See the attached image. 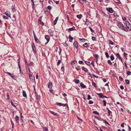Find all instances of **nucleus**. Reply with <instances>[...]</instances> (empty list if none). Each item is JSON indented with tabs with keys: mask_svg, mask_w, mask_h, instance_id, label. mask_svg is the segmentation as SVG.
<instances>
[{
	"mask_svg": "<svg viewBox=\"0 0 131 131\" xmlns=\"http://www.w3.org/2000/svg\"><path fill=\"white\" fill-rule=\"evenodd\" d=\"M119 79L120 81H122L123 80V78L121 77H119Z\"/></svg>",
	"mask_w": 131,
	"mask_h": 131,
	"instance_id": "nucleus-38",
	"label": "nucleus"
},
{
	"mask_svg": "<svg viewBox=\"0 0 131 131\" xmlns=\"http://www.w3.org/2000/svg\"><path fill=\"white\" fill-rule=\"evenodd\" d=\"M75 30V29H74L73 28H69L68 29V30L69 31H72L74 30Z\"/></svg>",
	"mask_w": 131,
	"mask_h": 131,
	"instance_id": "nucleus-29",
	"label": "nucleus"
},
{
	"mask_svg": "<svg viewBox=\"0 0 131 131\" xmlns=\"http://www.w3.org/2000/svg\"><path fill=\"white\" fill-rule=\"evenodd\" d=\"M47 8L48 9L50 10L51 9L52 7L50 6H48L47 7Z\"/></svg>",
	"mask_w": 131,
	"mask_h": 131,
	"instance_id": "nucleus-45",
	"label": "nucleus"
},
{
	"mask_svg": "<svg viewBox=\"0 0 131 131\" xmlns=\"http://www.w3.org/2000/svg\"><path fill=\"white\" fill-rule=\"evenodd\" d=\"M38 23H40L41 24V25L42 26L43 25H44V23H43L42 22L41 23V20H40V19H39Z\"/></svg>",
	"mask_w": 131,
	"mask_h": 131,
	"instance_id": "nucleus-27",
	"label": "nucleus"
},
{
	"mask_svg": "<svg viewBox=\"0 0 131 131\" xmlns=\"http://www.w3.org/2000/svg\"><path fill=\"white\" fill-rule=\"evenodd\" d=\"M107 62L110 65H111L112 64V63L110 60H108L107 61Z\"/></svg>",
	"mask_w": 131,
	"mask_h": 131,
	"instance_id": "nucleus-31",
	"label": "nucleus"
},
{
	"mask_svg": "<svg viewBox=\"0 0 131 131\" xmlns=\"http://www.w3.org/2000/svg\"><path fill=\"white\" fill-rule=\"evenodd\" d=\"M23 96L24 97H27V95H26V92L25 91H23Z\"/></svg>",
	"mask_w": 131,
	"mask_h": 131,
	"instance_id": "nucleus-21",
	"label": "nucleus"
},
{
	"mask_svg": "<svg viewBox=\"0 0 131 131\" xmlns=\"http://www.w3.org/2000/svg\"><path fill=\"white\" fill-rule=\"evenodd\" d=\"M85 62L86 64L88 65H90V62H89L85 61Z\"/></svg>",
	"mask_w": 131,
	"mask_h": 131,
	"instance_id": "nucleus-32",
	"label": "nucleus"
},
{
	"mask_svg": "<svg viewBox=\"0 0 131 131\" xmlns=\"http://www.w3.org/2000/svg\"><path fill=\"white\" fill-rule=\"evenodd\" d=\"M125 82L127 84H128L129 83V80H126Z\"/></svg>",
	"mask_w": 131,
	"mask_h": 131,
	"instance_id": "nucleus-36",
	"label": "nucleus"
},
{
	"mask_svg": "<svg viewBox=\"0 0 131 131\" xmlns=\"http://www.w3.org/2000/svg\"><path fill=\"white\" fill-rule=\"evenodd\" d=\"M90 44L89 43H85L83 45V46L84 47H88L87 45H89Z\"/></svg>",
	"mask_w": 131,
	"mask_h": 131,
	"instance_id": "nucleus-26",
	"label": "nucleus"
},
{
	"mask_svg": "<svg viewBox=\"0 0 131 131\" xmlns=\"http://www.w3.org/2000/svg\"><path fill=\"white\" fill-rule=\"evenodd\" d=\"M104 122L105 123H106V124L107 125H110V124L109 123H108L106 121V120H105L104 121Z\"/></svg>",
	"mask_w": 131,
	"mask_h": 131,
	"instance_id": "nucleus-64",
	"label": "nucleus"
},
{
	"mask_svg": "<svg viewBox=\"0 0 131 131\" xmlns=\"http://www.w3.org/2000/svg\"><path fill=\"white\" fill-rule=\"evenodd\" d=\"M45 38L47 40V42L45 43V45H46L49 42L50 39V37L48 35H46L45 36Z\"/></svg>",
	"mask_w": 131,
	"mask_h": 131,
	"instance_id": "nucleus-3",
	"label": "nucleus"
},
{
	"mask_svg": "<svg viewBox=\"0 0 131 131\" xmlns=\"http://www.w3.org/2000/svg\"><path fill=\"white\" fill-rule=\"evenodd\" d=\"M110 57L111 60L113 61L114 60V57L113 54L111 55Z\"/></svg>",
	"mask_w": 131,
	"mask_h": 131,
	"instance_id": "nucleus-22",
	"label": "nucleus"
},
{
	"mask_svg": "<svg viewBox=\"0 0 131 131\" xmlns=\"http://www.w3.org/2000/svg\"><path fill=\"white\" fill-rule=\"evenodd\" d=\"M78 43L77 41H75L73 44L74 47L77 48H78Z\"/></svg>",
	"mask_w": 131,
	"mask_h": 131,
	"instance_id": "nucleus-10",
	"label": "nucleus"
},
{
	"mask_svg": "<svg viewBox=\"0 0 131 131\" xmlns=\"http://www.w3.org/2000/svg\"><path fill=\"white\" fill-rule=\"evenodd\" d=\"M89 29H90V31L93 32H94V31L93 30L92 28L90 27H89Z\"/></svg>",
	"mask_w": 131,
	"mask_h": 131,
	"instance_id": "nucleus-42",
	"label": "nucleus"
},
{
	"mask_svg": "<svg viewBox=\"0 0 131 131\" xmlns=\"http://www.w3.org/2000/svg\"><path fill=\"white\" fill-rule=\"evenodd\" d=\"M97 95L99 96V97L101 98H103L104 96L101 93H99L97 94Z\"/></svg>",
	"mask_w": 131,
	"mask_h": 131,
	"instance_id": "nucleus-13",
	"label": "nucleus"
},
{
	"mask_svg": "<svg viewBox=\"0 0 131 131\" xmlns=\"http://www.w3.org/2000/svg\"><path fill=\"white\" fill-rule=\"evenodd\" d=\"M48 3L50 4H51L52 3V2L51 1V0H48Z\"/></svg>",
	"mask_w": 131,
	"mask_h": 131,
	"instance_id": "nucleus-54",
	"label": "nucleus"
},
{
	"mask_svg": "<svg viewBox=\"0 0 131 131\" xmlns=\"http://www.w3.org/2000/svg\"><path fill=\"white\" fill-rule=\"evenodd\" d=\"M82 70L84 71L85 72H88V71L87 69L84 67H82Z\"/></svg>",
	"mask_w": 131,
	"mask_h": 131,
	"instance_id": "nucleus-12",
	"label": "nucleus"
},
{
	"mask_svg": "<svg viewBox=\"0 0 131 131\" xmlns=\"http://www.w3.org/2000/svg\"><path fill=\"white\" fill-rule=\"evenodd\" d=\"M103 102L104 103V106H106V101L105 100H103Z\"/></svg>",
	"mask_w": 131,
	"mask_h": 131,
	"instance_id": "nucleus-47",
	"label": "nucleus"
},
{
	"mask_svg": "<svg viewBox=\"0 0 131 131\" xmlns=\"http://www.w3.org/2000/svg\"><path fill=\"white\" fill-rule=\"evenodd\" d=\"M61 69L62 70V71H64V67H61Z\"/></svg>",
	"mask_w": 131,
	"mask_h": 131,
	"instance_id": "nucleus-60",
	"label": "nucleus"
},
{
	"mask_svg": "<svg viewBox=\"0 0 131 131\" xmlns=\"http://www.w3.org/2000/svg\"><path fill=\"white\" fill-rule=\"evenodd\" d=\"M3 18L5 19H8V17L5 16H3Z\"/></svg>",
	"mask_w": 131,
	"mask_h": 131,
	"instance_id": "nucleus-53",
	"label": "nucleus"
},
{
	"mask_svg": "<svg viewBox=\"0 0 131 131\" xmlns=\"http://www.w3.org/2000/svg\"><path fill=\"white\" fill-rule=\"evenodd\" d=\"M58 17H57L56 18V19L54 21V25H55L56 24V23H57V21L58 20Z\"/></svg>",
	"mask_w": 131,
	"mask_h": 131,
	"instance_id": "nucleus-15",
	"label": "nucleus"
},
{
	"mask_svg": "<svg viewBox=\"0 0 131 131\" xmlns=\"http://www.w3.org/2000/svg\"><path fill=\"white\" fill-rule=\"evenodd\" d=\"M106 9L107 11L111 13H112L113 12V10L112 8H106Z\"/></svg>",
	"mask_w": 131,
	"mask_h": 131,
	"instance_id": "nucleus-4",
	"label": "nucleus"
},
{
	"mask_svg": "<svg viewBox=\"0 0 131 131\" xmlns=\"http://www.w3.org/2000/svg\"><path fill=\"white\" fill-rule=\"evenodd\" d=\"M121 126L123 127V128H124V123H123L121 125Z\"/></svg>",
	"mask_w": 131,
	"mask_h": 131,
	"instance_id": "nucleus-63",
	"label": "nucleus"
},
{
	"mask_svg": "<svg viewBox=\"0 0 131 131\" xmlns=\"http://www.w3.org/2000/svg\"><path fill=\"white\" fill-rule=\"evenodd\" d=\"M94 56L95 60L96 61V63H97L98 59L99 58V56L97 54H95L94 55Z\"/></svg>",
	"mask_w": 131,
	"mask_h": 131,
	"instance_id": "nucleus-9",
	"label": "nucleus"
},
{
	"mask_svg": "<svg viewBox=\"0 0 131 131\" xmlns=\"http://www.w3.org/2000/svg\"><path fill=\"white\" fill-rule=\"evenodd\" d=\"M26 65H29V66H30L32 65H33V64L34 63L33 62H32L30 63L29 64H28L27 63V61L26 62Z\"/></svg>",
	"mask_w": 131,
	"mask_h": 131,
	"instance_id": "nucleus-24",
	"label": "nucleus"
},
{
	"mask_svg": "<svg viewBox=\"0 0 131 131\" xmlns=\"http://www.w3.org/2000/svg\"><path fill=\"white\" fill-rule=\"evenodd\" d=\"M43 128L45 129L44 131H48L47 127H43Z\"/></svg>",
	"mask_w": 131,
	"mask_h": 131,
	"instance_id": "nucleus-44",
	"label": "nucleus"
},
{
	"mask_svg": "<svg viewBox=\"0 0 131 131\" xmlns=\"http://www.w3.org/2000/svg\"><path fill=\"white\" fill-rule=\"evenodd\" d=\"M109 44L110 45H113L114 44L113 42L111 40H109Z\"/></svg>",
	"mask_w": 131,
	"mask_h": 131,
	"instance_id": "nucleus-35",
	"label": "nucleus"
},
{
	"mask_svg": "<svg viewBox=\"0 0 131 131\" xmlns=\"http://www.w3.org/2000/svg\"><path fill=\"white\" fill-rule=\"evenodd\" d=\"M35 41L37 42V43H40V42L39 41V40L37 39V37L35 38Z\"/></svg>",
	"mask_w": 131,
	"mask_h": 131,
	"instance_id": "nucleus-23",
	"label": "nucleus"
},
{
	"mask_svg": "<svg viewBox=\"0 0 131 131\" xmlns=\"http://www.w3.org/2000/svg\"><path fill=\"white\" fill-rule=\"evenodd\" d=\"M5 14L8 17H10V15L9 14L7 13L6 12Z\"/></svg>",
	"mask_w": 131,
	"mask_h": 131,
	"instance_id": "nucleus-40",
	"label": "nucleus"
},
{
	"mask_svg": "<svg viewBox=\"0 0 131 131\" xmlns=\"http://www.w3.org/2000/svg\"><path fill=\"white\" fill-rule=\"evenodd\" d=\"M105 54L106 55V56L107 58H108L109 57V56L108 54V53L107 52H105Z\"/></svg>",
	"mask_w": 131,
	"mask_h": 131,
	"instance_id": "nucleus-30",
	"label": "nucleus"
},
{
	"mask_svg": "<svg viewBox=\"0 0 131 131\" xmlns=\"http://www.w3.org/2000/svg\"><path fill=\"white\" fill-rule=\"evenodd\" d=\"M81 86L83 88H85L86 86L82 83H81L80 84Z\"/></svg>",
	"mask_w": 131,
	"mask_h": 131,
	"instance_id": "nucleus-14",
	"label": "nucleus"
},
{
	"mask_svg": "<svg viewBox=\"0 0 131 131\" xmlns=\"http://www.w3.org/2000/svg\"><path fill=\"white\" fill-rule=\"evenodd\" d=\"M80 40L81 41L83 42H84L85 41V39L83 38L80 39Z\"/></svg>",
	"mask_w": 131,
	"mask_h": 131,
	"instance_id": "nucleus-41",
	"label": "nucleus"
},
{
	"mask_svg": "<svg viewBox=\"0 0 131 131\" xmlns=\"http://www.w3.org/2000/svg\"><path fill=\"white\" fill-rule=\"evenodd\" d=\"M19 118L17 116H16L15 117V119L17 123H18L19 122Z\"/></svg>",
	"mask_w": 131,
	"mask_h": 131,
	"instance_id": "nucleus-16",
	"label": "nucleus"
},
{
	"mask_svg": "<svg viewBox=\"0 0 131 131\" xmlns=\"http://www.w3.org/2000/svg\"><path fill=\"white\" fill-rule=\"evenodd\" d=\"M49 111L52 114H53V115H56V116H58V114L57 113H55V112H53L52 111H50H50Z\"/></svg>",
	"mask_w": 131,
	"mask_h": 131,
	"instance_id": "nucleus-17",
	"label": "nucleus"
},
{
	"mask_svg": "<svg viewBox=\"0 0 131 131\" xmlns=\"http://www.w3.org/2000/svg\"><path fill=\"white\" fill-rule=\"evenodd\" d=\"M69 41L70 42H72L73 39V38L71 37L70 36H69Z\"/></svg>",
	"mask_w": 131,
	"mask_h": 131,
	"instance_id": "nucleus-18",
	"label": "nucleus"
},
{
	"mask_svg": "<svg viewBox=\"0 0 131 131\" xmlns=\"http://www.w3.org/2000/svg\"><path fill=\"white\" fill-rule=\"evenodd\" d=\"M81 1H84L85 3H86L87 2V1L86 0H80V2Z\"/></svg>",
	"mask_w": 131,
	"mask_h": 131,
	"instance_id": "nucleus-58",
	"label": "nucleus"
},
{
	"mask_svg": "<svg viewBox=\"0 0 131 131\" xmlns=\"http://www.w3.org/2000/svg\"><path fill=\"white\" fill-rule=\"evenodd\" d=\"M94 61H92L91 63V64L94 67Z\"/></svg>",
	"mask_w": 131,
	"mask_h": 131,
	"instance_id": "nucleus-55",
	"label": "nucleus"
},
{
	"mask_svg": "<svg viewBox=\"0 0 131 131\" xmlns=\"http://www.w3.org/2000/svg\"><path fill=\"white\" fill-rule=\"evenodd\" d=\"M61 61L60 60H59L58 61L57 63V65L58 66L59 64L61 63Z\"/></svg>",
	"mask_w": 131,
	"mask_h": 131,
	"instance_id": "nucleus-51",
	"label": "nucleus"
},
{
	"mask_svg": "<svg viewBox=\"0 0 131 131\" xmlns=\"http://www.w3.org/2000/svg\"><path fill=\"white\" fill-rule=\"evenodd\" d=\"M32 50L35 53H36V50L35 48V46L34 43H32Z\"/></svg>",
	"mask_w": 131,
	"mask_h": 131,
	"instance_id": "nucleus-7",
	"label": "nucleus"
},
{
	"mask_svg": "<svg viewBox=\"0 0 131 131\" xmlns=\"http://www.w3.org/2000/svg\"><path fill=\"white\" fill-rule=\"evenodd\" d=\"M117 25L119 28L121 29H124V26L121 22L119 21L117 22Z\"/></svg>",
	"mask_w": 131,
	"mask_h": 131,
	"instance_id": "nucleus-1",
	"label": "nucleus"
},
{
	"mask_svg": "<svg viewBox=\"0 0 131 131\" xmlns=\"http://www.w3.org/2000/svg\"><path fill=\"white\" fill-rule=\"evenodd\" d=\"M12 11L13 12H14L15 11V9L14 8V7L13 6L12 7Z\"/></svg>",
	"mask_w": 131,
	"mask_h": 131,
	"instance_id": "nucleus-28",
	"label": "nucleus"
},
{
	"mask_svg": "<svg viewBox=\"0 0 131 131\" xmlns=\"http://www.w3.org/2000/svg\"><path fill=\"white\" fill-rule=\"evenodd\" d=\"M108 116L109 117L111 114H112V112L111 111H110L109 112H108Z\"/></svg>",
	"mask_w": 131,
	"mask_h": 131,
	"instance_id": "nucleus-46",
	"label": "nucleus"
},
{
	"mask_svg": "<svg viewBox=\"0 0 131 131\" xmlns=\"http://www.w3.org/2000/svg\"><path fill=\"white\" fill-rule=\"evenodd\" d=\"M93 103V102L92 101H90L89 102V104H92Z\"/></svg>",
	"mask_w": 131,
	"mask_h": 131,
	"instance_id": "nucleus-48",
	"label": "nucleus"
},
{
	"mask_svg": "<svg viewBox=\"0 0 131 131\" xmlns=\"http://www.w3.org/2000/svg\"><path fill=\"white\" fill-rule=\"evenodd\" d=\"M48 33L51 36H52L53 35V31L51 29H49L48 30Z\"/></svg>",
	"mask_w": 131,
	"mask_h": 131,
	"instance_id": "nucleus-5",
	"label": "nucleus"
},
{
	"mask_svg": "<svg viewBox=\"0 0 131 131\" xmlns=\"http://www.w3.org/2000/svg\"><path fill=\"white\" fill-rule=\"evenodd\" d=\"M11 104L13 106L15 107H16V106L13 104V102H12V101L11 102Z\"/></svg>",
	"mask_w": 131,
	"mask_h": 131,
	"instance_id": "nucleus-52",
	"label": "nucleus"
},
{
	"mask_svg": "<svg viewBox=\"0 0 131 131\" xmlns=\"http://www.w3.org/2000/svg\"><path fill=\"white\" fill-rule=\"evenodd\" d=\"M57 105H58L60 106H65L66 105L68 106V105L66 104H62L61 103H56Z\"/></svg>",
	"mask_w": 131,
	"mask_h": 131,
	"instance_id": "nucleus-6",
	"label": "nucleus"
},
{
	"mask_svg": "<svg viewBox=\"0 0 131 131\" xmlns=\"http://www.w3.org/2000/svg\"><path fill=\"white\" fill-rule=\"evenodd\" d=\"M82 17V15H77V17L79 19L81 18Z\"/></svg>",
	"mask_w": 131,
	"mask_h": 131,
	"instance_id": "nucleus-19",
	"label": "nucleus"
},
{
	"mask_svg": "<svg viewBox=\"0 0 131 131\" xmlns=\"http://www.w3.org/2000/svg\"><path fill=\"white\" fill-rule=\"evenodd\" d=\"M48 87L49 89H51L52 87V83L51 82L48 83Z\"/></svg>",
	"mask_w": 131,
	"mask_h": 131,
	"instance_id": "nucleus-8",
	"label": "nucleus"
},
{
	"mask_svg": "<svg viewBox=\"0 0 131 131\" xmlns=\"http://www.w3.org/2000/svg\"><path fill=\"white\" fill-rule=\"evenodd\" d=\"M120 88L122 90H123L124 89V88L122 85L120 86Z\"/></svg>",
	"mask_w": 131,
	"mask_h": 131,
	"instance_id": "nucleus-61",
	"label": "nucleus"
},
{
	"mask_svg": "<svg viewBox=\"0 0 131 131\" xmlns=\"http://www.w3.org/2000/svg\"><path fill=\"white\" fill-rule=\"evenodd\" d=\"M123 29V30H124L125 31H126V32H127L128 31V30L127 29V28H124V29Z\"/></svg>",
	"mask_w": 131,
	"mask_h": 131,
	"instance_id": "nucleus-43",
	"label": "nucleus"
},
{
	"mask_svg": "<svg viewBox=\"0 0 131 131\" xmlns=\"http://www.w3.org/2000/svg\"><path fill=\"white\" fill-rule=\"evenodd\" d=\"M89 21V20L88 19H86V22H85V24L86 25H88V24L87 23V22Z\"/></svg>",
	"mask_w": 131,
	"mask_h": 131,
	"instance_id": "nucleus-57",
	"label": "nucleus"
},
{
	"mask_svg": "<svg viewBox=\"0 0 131 131\" xmlns=\"http://www.w3.org/2000/svg\"><path fill=\"white\" fill-rule=\"evenodd\" d=\"M126 72L127 75H130L131 74V72L130 71H127Z\"/></svg>",
	"mask_w": 131,
	"mask_h": 131,
	"instance_id": "nucleus-25",
	"label": "nucleus"
},
{
	"mask_svg": "<svg viewBox=\"0 0 131 131\" xmlns=\"http://www.w3.org/2000/svg\"><path fill=\"white\" fill-rule=\"evenodd\" d=\"M79 63L80 64H82L83 63V62L82 61H79Z\"/></svg>",
	"mask_w": 131,
	"mask_h": 131,
	"instance_id": "nucleus-62",
	"label": "nucleus"
},
{
	"mask_svg": "<svg viewBox=\"0 0 131 131\" xmlns=\"http://www.w3.org/2000/svg\"><path fill=\"white\" fill-rule=\"evenodd\" d=\"M92 85H93L95 87H96V84L94 82H93L92 83Z\"/></svg>",
	"mask_w": 131,
	"mask_h": 131,
	"instance_id": "nucleus-59",
	"label": "nucleus"
},
{
	"mask_svg": "<svg viewBox=\"0 0 131 131\" xmlns=\"http://www.w3.org/2000/svg\"><path fill=\"white\" fill-rule=\"evenodd\" d=\"M122 19L123 21H126V18L125 17H122Z\"/></svg>",
	"mask_w": 131,
	"mask_h": 131,
	"instance_id": "nucleus-37",
	"label": "nucleus"
},
{
	"mask_svg": "<svg viewBox=\"0 0 131 131\" xmlns=\"http://www.w3.org/2000/svg\"><path fill=\"white\" fill-rule=\"evenodd\" d=\"M87 100H90L91 99V97L90 95H88V96Z\"/></svg>",
	"mask_w": 131,
	"mask_h": 131,
	"instance_id": "nucleus-49",
	"label": "nucleus"
},
{
	"mask_svg": "<svg viewBox=\"0 0 131 131\" xmlns=\"http://www.w3.org/2000/svg\"><path fill=\"white\" fill-rule=\"evenodd\" d=\"M7 96L8 97L7 98V99H9V95L8 93H7Z\"/></svg>",
	"mask_w": 131,
	"mask_h": 131,
	"instance_id": "nucleus-56",
	"label": "nucleus"
},
{
	"mask_svg": "<svg viewBox=\"0 0 131 131\" xmlns=\"http://www.w3.org/2000/svg\"><path fill=\"white\" fill-rule=\"evenodd\" d=\"M92 40L93 41H94L96 40L95 38V37H92Z\"/></svg>",
	"mask_w": 131,
	"mask_h": 131,
	"instance_id": "nucleus-50",
	"label": "nucleus"
},
{
	"mask_svg": "<svg viewBox=\"0 0 131 131\" xmlns=\"http://www.w3.org/2000/svg\"><path fill=\"white\" fill-rule=\"evenodd\" d=\"M125 23H126V25L127 28H128L129 29V26H130V24L129 23V22H128L127 21H126Z\"/></svg>",
	"mask_w": 131,
	"mask_h": 131,
	"instance_id": "nucleus-11",
	"label": "nucleus"
},
{
	"mask_svg": "<svg viewBox=\"0 0 131 131\" xmlns=\"http://www.w3.org/2000/svg\"><path fill=\"white\" fill-rule=\"evenodd\" d=\"M75 82L76 83H78L79 82V80L78 79L75 80Z\"/></svg>",
	"mask_w": 131,
	"mask_h": 131,
	"instance_id": "nucleus-33",
	"label": "nucleus"
},
{
	"mask_svg": "<svg viewBox=\"0 0 131 131\" xmlns=\"http://www.w3.org/2000/svg\"><path fill=\"white\" fill-rule=\"evenodd\" d=\"M30 80V81L32 82H34L35 81V77L32 74H30L29 75Z\"/></svg>",
	"mask_w": 131,
	"mask_h": 131,
	"instance_id": "nucleus-2",
	"label": "nucleus"
},
{
	"mask_svg": "<svg viewBox=\"0 0 131 131\" xmlns=\"http://www.w3.org/2000/svg\"><path fill=\"white\" fill-rule=\"evenodd\" d=\"M115 55L116 56L118 59H121V58L119 53H117Z\"/></svg>",
	"mask_w": 131,
	"mask_h": 131,
	"instance_id": "nucleus-20",
	"label": "nucleus"
},
{
	"mask_svg": "<svg viewBox=\"0 0 131 131\" xmlns=\"http://www.w3.org/2000/svg\"><path fill=\"white\" fill-rule=\"evenodd\" d=\"M93 112L94 114H95L97 115H98L99 114L98 112L96 111H93Z\"/></svg>",
	"mask_w": 131,
	"mask_h": 131,
	"instance_id": "nucleus-39",
	"label": "nucleus"
},
{
	"mask_svg": "<svg viewBox=\"0 0 131 131\" xmlns=\"http://www.w3.org/2000/svg\"><path fill=\"white\" fill-rule=\"evenodd\" d=\"M32 2V8L33 9H34V3L33 1L34 0H31Z\"/></svg>",
	"mask_w": 131,
	"mask_h": 131,
	"instance_id": "nucleus-34",
	"label": "nucleus"
}]
</instances>
